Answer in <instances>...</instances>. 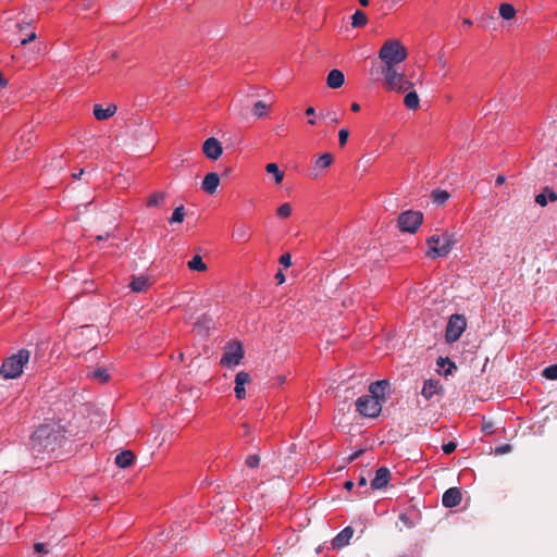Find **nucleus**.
Returning a JSON list of instances; mask_svg holds the SVG:
<instances>
[{"label": "nucleus", "mask_w": 557, "mask_h": 557, "mask_svg": "<svg viewBox=\"0 0 557 557\" xmlns=\"http://www.w3.org/2000/svg\"><path fill=\"white\" fill-rule=\"evenodd\" d=\"M37 136L33 132H28L26 134H23L20 137L18 144L15 146V150L13 152V160L16 161L20 158H22L25 152L34 145L36 141Z\"/></svg>", "instance_id": "nucleus-10"}, {"label": "nucleus", "mask_w": 557, "mask_h": 557, "mask_svg": "<svg viewBox=\"0 0 557 557\" xmlns=\"http://www.w3.org/2000/svg\"><path fill=\"white\" fill-rule=\"evenodd\" d=\"M90 379L98 381L99 383H107L110 379L108 370L104 368H97L88 372Z\"/></svg>", "instance_id": "nucleus-24"}, {"label": "nucleus", "mask_w": 557, "mask_h": 557, "mask_svg": "<svg viewBox=\"0 0 557 557\" xmlns=\"http://www.w3.org/2000/svg\"><path fill=\"white\" fill-rule=\"evenodd\" d=\"M202 152L208 159L218 160L223 152V148L221 143L216 138L210 137L207 140H205L202 145Z\"/></svg>", "instance_id": "nucleus-11"}, {"label": "nucleus", "mask_w": 557, "mask_h": 557, "mask_svg": "<svg viewBox=\"0 0 557 557\" xmlns=\"http://www.w3.org/2000/svg\"><path fill=\"white\" fill-rule=\"evenodd\" d=\"M244 358V349L240 342L228 343L224 347V352L221 358V366L232 368L238 366Z\"/></svg>", "instance_id": "nucleus-9"}, {"label": "nucleus", "mask_w": 557, "mask_h": 557, "mask_svg": "<svg viewBox=\"0 0 557 557\" xmlns=\"http://www.w3.org/2000/svg\"><path fill=\"white\" fill-rule=\"evenodd\" d=\"M250 381L249 373L240 371L235 376V396L237 399H244L246 397L245 385Z\"/></svg>", "instance_id": "nucleus-15"}, {"label": "nucleus", "mask_w": 557, "mask_h": 557, "mask_svg": "<svg viewBox=\"0 0 557 557\" xmlns=\"http://www.w3.org/2000/svg\"><path fill=\"white\" fill-rule=\"evenodd\" d=\"M30 351L20 349L16 354L3 360L0 376L4 380L17 379L22 375L24 367L29 362Z\"/></svg>", "instance_id": "nucleus-3"}, {"label": "nucleus", "mask_w": 557, "mask_h": 557, "mask_svg": "<svg viewBox=\"0 0 557 557\" xmlns=\"http://www.w3.org/2000/svg\"><path fill=\"white\" fill-rule=\"evenodd\" d=\"M333 161L334 158L331 153H323L315 160L314 169H326L333 163Z\"/></svg>", "instance_id": "nucleus-30"}, {"label": "nucleus", "mask_w": 557, "mask_h": 557, "mask_svg": "<svg viewBox=\"0 0 557 557\" xmlns=\"http://www.w3.org/2000/svg\"><path fill=\"white\" fill-rule=\"evenodd\" d=\"M423 221V214L420 211L408 210L399 214L397 225L403 232L413 234L418 231Z\"/></svg>", "instance_id": "nucleus-8"}, {"label": "nucleus", "mask_w": 557, "mask_h": 557, "mask_svg": "<svg viewBox=\"0 0 557 557\" xmlns=\"http://www.w3.org/2000/svg\"><path fill=\"white\" fill-rule=\"evenodd\" d=\"M233 237L239 242H247L250 237V234L246 226H239L234 231Z\"/></svg>", "instance_id": "nucleus-35"}, {"label": "nucleus", "mask_w": 557, "mask_h": 557, "mask_svg": "<svg viewBox=\"0 0 557 557\" xmlns=\"http://www.w3.org/2000/svg\"><path fill=\"white\" fill-rule=\"evenodd\" d=\"M367 482H368V481H367V478H366V476H363V475H360V476H359V479H358V485H359V486H362V487L367 486Z\"/></svg>", "instance_id": "nucleus-53"}, {"label": "nucleus", "mask_w": 557, "mask_h": 557, "mask_svg": "<svg viewBox=\"0 0 557 557\" xmlns=\"http://www.w3.org/2000/svg\"><path fill=\"white\" fill-rule=\"evenodd\" d=\"M275 280L277 281V284H283L285 282V275L283 274L282 270H278V272L275 274Z\"/></svg>", "instance_id": "nucleus-48"}, {"label": "nucleus", "mask_w": 557, "mask_h": 557, "mask_svg": "<svg viewBox=\"0 0 557 557\" xmlns=\"http://www.w3.org/2000/svg\"><path fill=\"white\" fill-rule=\"evenodd\" d=\"M391 479V471L385 468H379L375 472L374 479L371 481V488L372 490H381L385 487Z\"/></svg>", "instance_id": "nucleus-13"}, {"label": "nucleus", "mask_w": 557, "mask_h": 557, "mask_svg": "<svg viewBox=\"0 0 557 557\" xmlns=\"http://www.w3.org/2000/svg\"><path fill=\"white\" fill-rule=\"evenodd\" d=\"M348 137H349L348 129H346V128L339 129V132H338V143H339L341 147L346 145V143L348 140Z\"/></svg>", "instance_id": "nucleus-39"}, {"label": "nucleus", "mask_w": 557, "mask_h": 557, "mask_svg": "<svg viewBox=\"0 0 557 557\" xmlns=\"http://www.w3.org/2000/svg\"><path fill=\"white\" fill-rule=\"evenodd\" d=\"M543 376L548 380H557V364H552L543 370Z\"/></svg>", "instance_id": "nucleus-36"}, {"label": "nucleus", "mask_w": 557, "mask_h": 557, "mask_svg": "<svg viewBox=\"0 0 557 557\" xmlns=\"http://www.w3.org/2000/svg\"><path fill=\"white\" fill-rule=\"evenodd\" d=\"M219 184H220L219 174L215 172H210L205 176L202 184H201V188L206 193L213 195L216 191Z\"/></svg>", "instance_id": "nucleus-17"}, {"label": "nucleus", "mask_w": 557, "mask_h": 557, "mask_svg": "<svg viewBox=\"0 0 557 557\" xmlns=\"http://www.w3.org/2000/svg\"><path fill=\"white\" fill-rule=\"evenodd\" d=\"M84 173H85V171L82 169V170H79V172H78V173H73V174H72V177H73L74 180H81V178H82V176L84 175Z\"/></svg>", "instance_id": "nucleus-54"}, {"label": "nucleus", "mask_w": 557, "mask_h": 557, "mask_svg": "<svg viewBox=\"0 0 557 557\" xmlns=\"http://www.w3.org/2000/svg\"><path fill=\"white\" fill-rule=\"evenodd\" d=\"M429 246L428 257L435 259L438 257H446L453 248L454 239L451 235L444 234L443 236L434 234L426 240Z\"/></svg>", "instance_id": "nucleus-5"}, {"label": "nucleus", "mask_w": 557, "mask_h": 557, "mask_svg": "<svg viewBox=\"0 0 557 557\" xmlns=\"http://www.w3.org/2000/svg\"><path fill=\"white\" fill-rule=\"evenodd\" d=\"M277 382H278L280 384H283V383L285 382V376H283V375H278V376H277Z\"/></svg>", "instance_id": "nucleus-63"}, {"label": "nucleus", "mask_w": 557, "mask_h": 557, "mask_svg": "<svg viewBox=\"0 0 557 557\" xmlns=\"http://www.w3.org/2000/svg\"><path fill=\"white\" fill-rule=\"evenodd\" d=\"M499 14L504 20H511L516 15V10L510 3H502Z\"/></svg>", "instance_id": "nucleus-32"}, {"label": "nucleus", "mask_w": 557, "mask_h": 557, "mask_svg": "<svg viewBox=\"0 0 557 557\" xmlns=\"http://www.w3.org/2000/svg\"><path fill=\"white\" fill-rule=\"evenodd\" d=\"M467 327V320L465 315L455 313L450 315L445 332V339L447 343L457 342Z\"/></svg>", "instance_id": "nucleus-6"}, {"label": "nucleus", "mask_w": 557, "mask_h": 557, "mask_svg": "<svg viewBox=\"0 0 557 557\" xmlns=\"http://www.w3.org/2000/svg\"><path fill=\"white\" fill-rule=\"evenodd\" d=\"M185 218V208L184 206H180L174 209L172 216L170 218L169 222L171 224L173 223H182Z\"/></svg>", "instance_id": "nucleus-34"}, {"label": "nucleus", "mask_w": 557, "mask_h": 557, "mask_svg": "<svg viewBox=\"0 0 557 557\" xmlns=\"http://www.w3.org/2000/svg\"><path fill=\"white\" fill-rule=\"evenodd\" d=\"M290 214H292V206L288 202H285L277 208V215L280 218L285 219V218H288Z\"/></svg>", "instance_id": "nucleus-37"}, {"label": "nucleus", "mask_w": 557, "mask_h": 557, "mask_svg": "<svg viewBox=\"0 0 557 557\" xmlns=\"http://www.w3.org/2000/svg\"><path fill=\"white\" fill-rule=\"evenodd\" d=\"M363 449H360L356 453H354L350 457H349V461H354L356 460L357 458H359L362 454H363Z\"/></svg>", "instance_id": "nucleus-52"}, {"label": "nucleus", "mask_w": 557, "mask_h": 557, "mask_svg": "<svg viewBox=\"0 0 557 557\" xmlns=\"http://www.w3.org/2000/svg\"><path fill=\"white\" fill-rule=\"evenodd\" d=\"M165 199H166L165 191H154L147 198L146 206L148 208L162 207L165 202Z\"/></svg>", "instance_id": "nucleus-22"}, {"label": "nucleus", "mask_w": 557, "mask_h": 557, "mask_svg": "<svg viewBox=\"0 0 557 557\" xmlns=\"http://www.w3.org/2000/svg\"><path fill=\"white\" fill-rule=\"evenodd\" d=\"M245 465L248 468L255 469L260 465V457L258 455H250L246 458Z\"/></svg>", "instance_id": "nucleus-38"}, {"label": "nucleus", "mask_w": 557, "mask_h": 557, "mask_svg": "<svg viewBox=\"0 0 557 557\" xmlns=\"http://www.w3.org/2000/svg\"><path fill=\"white\" fill-rule=\"evenodd\" d=\"M441 385L438 381L434 380H426L423 384L421 395L425 399H431L434 395L438 394L441 392Z\"/></svg>", "instance_id": "nucleus-18"}, {"label": "nucleus", "mask_w": 557, "mask_h": 557, "mask_svg": "<svg viewBox=\"0 0 557 557\" xmlns=\"http://www.w3.org/2000/svg\"><path fill=\"white\" fill-rule=\"evenodd\" d=\"M280 263L284 265L285 268H288L292 265V257L289 253H284L280 257Z\"/></svg>", "instance_id": "nucleus-42"}, {"label": "nucleus", "mask_w": 557, "mask_h": 557, "mask_svg": "<svg viewBox=\"0 0 557 557\" xmlns=\"http://www.w3.org/2000/svg\"><path fill=\"white\" fill-rule=\"evenodd\" d=\"M36 39V33L32 32L26 38L21 39V46H26Z\"/></svg>", "instance_id": "nucleus-44"}, {"label": "nucleus", "mask_w": 557, "mask_h": 557, "mask_svg": "<svg viewBox=\"0 0 557 557\" xmlns=\"http://www.w3.org/2000/svg\"><path fill=\"white\" fill-rule=\"evenodd\" d=\"M535 202L541 207H545L547 205V197L545 193L539 194L535 196Z\"/></svg>", "instance_id": "nucleus-43"}, {"label": "nucleus", "mask_w": 557, "mask_h": 557, "mask_svg": "<svg viewBox=\"0 0 557 557\" xmlns=\"http://www.w3.org/2000/svg\"><path fill=\"white\" fill-rule=\"evenodd\" d=\"M187 267L191 271L205 272L207 270V265L203 262L201 256H194L188 262Z\"/></svg>", "instance_id": "nucleus-26"}, {"label": "nucleus", "mask_w": 557, "mask_h": 557, "mask_svg": "<svg viewBox=\"0 0 557 557\" xmlns=\"http://www.w3.org/2000/svg\"><path fill=\"white\" fill-rule=\"evenodd\" d=\"M456 369V364L451 361L448 363V368L444 371L445 375L451 374L453 370Z\"/></svg>", "instance_id": "nucleus-49"}, {"label": "nucleus", "mask_w": 557, "mask_h": 557, "mask_svg": "<svg viewBox=\"0 0 557 557\" xmlns=\"http://www.w3.org/2000/svg\"><path fill=\"white\" fill-rule=\"evenodd\" d=\"M268 108L269 106L264 101H257L253 104L252 113L257 117H263L267 114Z\"/></svg>", "instance_id": "nucleus-33"}, {"label": "nucleus", "mask_w": 557, "mask_h": 557, "mask_svg": "<svg viewBox=\"0 0 557 557\" xmlns=\"http://www.w3.org/2000/svg\"><path fill=\"white\" fill-rule=\"evenodd\" d=\"M389 388V382L386 380L376 381L370 384L369 392L370 396L375 397L379 401L385 400V394Z\"/></svg>", "instance_id": "nucleus-14"}, {"label": "nucleus", "mask_w": 557, "mask_h": 557, "mask_svg": "<svg viewBox=\"0 0 557 557\" xmlns=\"http://www.w3.org/2000/svg\"><path fill=\"white\" fill-rule=\"evenodd\" d=\"M384 77V86L387 90L403 92L411 88V82L405 78V74L399 71V66L380 67Z\"/></svg>", "instance_id": "nucleus-4"}, {"label": "nucleus", "mask_w": 557, "mask_h": 557, "mask_svg": "<svg viewBox=\"0 0 557 557\" xmlns=\"http://www.w3.org/2000/svg\"><path fill=\"white\" fill-rule=\"evenodd\" d=\"M546 193H547L548 198H549L550 201H556L557 200V194L554 190H552L549 188H545V194Z\"/></svg>", "instance_id": "nucleus-47"}, {"label": "nucleus", "mask_w": 557, "mask_h": 557, "mask_svg": "<svg viewBox=\"0 0 557 557\" xmlns=\"http://www.w3.org/2000/svg\"><path fill=\"white\" fill-rule=\"evenodd\" d=\"M250 428L248 424H243V435H249Z\"/></svg>", "instance_id": "nucleus-59"}, {"label": "nucleus", "mask_w": 557, "mask_h": 557, "mask_svg": "<svg viewBox=\"0 0 557 557\" xmlns=\"http://www.w3.org/2000/svg\"><path fill=\"white\" fill-rule=\"evenodd\" d=\"M327 116H329L331 122H333V123H337L338 122V119H337L335 113H331L330 112V113H327Z\"/></svg>", "instance_id": "nucleus-56"}, {"label": "nucleus", "mask_w": 557, "mask_h": 557, "mask_svg": "<svg viewBox=\"0 0 557 557\" xmlns=\"http://www.w3.org/2000/svg\"><path fill=\"white\" fill-rule=\"evenodd\" d=\"M148 286H149V281L145 276L134 277L129 284L131 289L136 293L145 292Z\"/></svg>", "instance_id": "nucleus-23"}, {"label": "nucleus", "mask_w": 557, "mask_h": 557, "mask_svg": "<svg viewBox=\"0 0 557 557\" xmlns=\"http://www.w3.org/2000/svg\"><path fill=\"white\" fill-rule=\"evenodd\" d=\"M359 3L362 5V7H367L369 4V0H359Z\"/></svg>", "instance_id": "nucleus-64"}, {"label": "nucleus", "mask_w": 557, "mask_h": 557, "mask_svg": "<svg viewBox=\"0 0 557 557\" xmlns=\"http://www.w3.org/2000/svg\"><path fill=\"white\" fill-rule=\"evenodd\" d=\"M510 449H511L510 445L505 444V445L497 447L496 453L502 455V454H506V453L510 451Z\"/></svg>", "instance_id": "nucleus-46"}, {"label": "nucleus", "mask_w": 557, "mask_h": 557, "mask_svg": "<svg viewBox=\"0 0 557 557\" xmlns=\"http://www.w3.org/2000/svg\"><path fill=\"white\" fill-rule=\"evenodd\" d=\"M456 447L457 444L455 442H448L442 446V449L446 455H449L455 451Z\"/></svg>", "instance_id": "nucleus-40"}, {"label": "nucleus", "mask_w": 557, "mask_h": 557, "mask_svg": "<svg viewBox=\"0 0 557 557\" xmlns=\"http://www.w3.org/2000/svg\"><path fill=\"white\" fill-rule=\"evenodd\" d=\"M360 110V106L357 102L351 103V111L358 112Z\"/></svg>", "instance_id": "nucleus-60"}, {"label": "nucleus", "mask_w": 557, "mask_h": 557, "mask_svg": "<svg viewBox=\"0 0 557 557\" xmlns=\"http://www.w3.org/2000/svg\"><path fill=\"white\" fill-rule=\"evenodd\" d=\"M344 487L347 490V491H351L352 487H354V482L352 481H346L345 484H344Z\"/></svg>", "instance_id": "nucleus-57"}, {"label": "nucleus", "mask_w": 557, "mask_h": 557, "mask_svg": "<svg viewBox=\"0 0 557 557\" xmlns=\"http://www.w3.org/2000/svg\"><path fill=\"white\" fill-rule=\"evenodd\" d=\"M354 535V529L351 527L344 528L333 540V548L341 549L349 544L350 539Z\"/></svg>", "instance_id": "nucleus-16"}, {"label": "nucleus", "mask_w": 557, "mask_h": 557, "mask_svg": "<svg viewBox=\"0 0 557 557\" xmlns=\"http://www.w3.org/2000/svg\"><path fill=\"white\" fill-rule=\"evenodd\" d=\"M399 520L405 524L406 528L408 529H411L413 528V522L412 520L408 517V515L406 513H400L399 516Z\"/></svg>", "instance_id": "nucleus-41"}, {"label": "nucleus", "mask_w": 557, "mask_h": 557, "mask_svg": "<svg viewBox=\"0 0 557 557\" xmlns=\"http://www.w3.org/2000/svg\"><path fill=\"white\" fill-rule=\"evenodd\" d=\"M135 456L131 450H124L116 455L115 463L122 469H126L133 465Z\"/></svg>", "instance_id": "nucleus-21"}, {"label": "nucleus", "mask_w": 557, "mask_h": 557, "mask_svg": "<svg viewBox=\"0 0 557 557\" xmlns=\"http://www.w3.org/2000/svg\"><path fill=\"white\" fill-rule=\"evenodd\" d=\"M505 181H506V178L504 175H498L496 178V185H502L505 183Z\"/></svg>", "instance_id": "nucleus-58"}, {"label": "nucleus", "mask_w": 557, "mask_h": 557, "mask_svg": "<svg viewBox=\"0 0 557 557\" xmlns=\"http://www.w3.org/2000/svg\"><path fill=\"white\" fill-rule=\"evenodd\" d=\"M449 362H451V361L448 358L440 357L437 359V366L438 367H444L446 363L448 364Z\"/></svg>", "instance_id": "nucleus-50"}, {"label": "nucleus", "mask_w": 557, "mask_h": 557, "mask_svg": "<svg viewBox=\"0 0 557 557\" xmlns=\"http://www.w3.org/2000/svg\"><path fill=\"white\" fill-rule=\"evenodd\" d=\"M117 108L115 104H110L106 109H103L100 104L94 106V115L97 120L103 121L111 116H113L116 112Z\"/></svg>", "instance_id": "nucleus-20"}, {"label": "nucleus", "mask_w": 557, "mask_h": 557, "mask_svg": "<svg viewBox=\"0 0 557 557\" xmlns=\"http://www.w3.org/2000/svg\"><path fill=\"white\" fill-rule=\"evenodd\" d=\"M265 171L269 174H273L274 175L275 184L278 185V184L282 183V181L284 178V173L278 169L276 163H269V164H267Z\"/></svg>", "instance_id": "nucleus-31"}, {"label": "nucleus", "mask_w": 557, "mask_h": 557, "mask_svg": "<svg viewBox=\"0 0 557 557\" xmlns=\"http://www.w3.org/2000/svg\"><path fill=\"white\" fill-rule=\"evenodd\" d=\"M306 114H314V108L309 107V108L306 110Z\"/></svg>", "instance_id": "nucleus-62"}, {"label": "nucleus", "mask_w": 557, "mask_h": 557, "mask_svg": "<svg viewBox=\"0 0 557 557\" xmlns=\"http://www.w3.org/2000/svg\"><path fill=\"white\" fill-rule=\"evenodd\" d=\"M111 236H112V234H111L110 232H107L104 235H98V236L96 237V239H97V240H103V239H107V238H109V237H111Z\"/></svg>", "instance_id": "nucleus-55"}, {"label": "nucleus", "mask_w": 557, "mask_h": 557, "mask_svg": "<svg viewBox=\"0 0 557 557\" xmlns=\"http://www.w3.org/2000/svg\"><path fill=\"white\" fill-rule=\"evenodd\" d=\"M461 492L458 487H450L444 492L442 503L446 508H453L461 503Z\"/></svg>", "instance_id": "nucleus-12"}, {"label": "nucleus", "mask_w": 557, "mask_h": 557, "mask_svg": "<svg viewBox=\"0 0 557 557\" xmlns=\"http://www.w3.org/2000/svg\"><path fill=\"white\" fill-rule=\"evenodd\" d=\"M432 200L438 206H443L449 199V193L443 189H435L431 194Z\"/></svg>", "instance_id": "nucleus-28"}, {"label": "nucleus", "mask_w": 557, "mask_h": 557, "mask_svg": "<svg viewBox=\"0 0 557 557\" xmlns=\"http://www.w3.org/2000/svg\"><path fill=\"white\" fill-rule=\"evenodd\" d=\"M405 106L410 110H417L419 108L420 99L416 91H410L405 96Z\"/></svg>", "instance_id": "nucleus-27"}, {"label": "nucleus", "mask_w": 557, "mask_h": 557, "mask_svg": "<svg viewBox=\"0 0 557 557\" xmlns=\"http://www.w3.org/2000/svg\"><path fill=\"white\" fill-rule=\"evenodd\" d=\"M61 445V436L50 425H40L30 436V447L37 456L42 453L53 451Z\"/></svg>", "instance_id": "nucleus-1"}, {"label": "nucleus", "mask_w": 557, "mask_h": 557, "mask_svg": "<svg viewBox=\"0 0 557 557\" xmlns=\"http://www.w3.org/2000/svg\"><path fill=\"white\" fill-rule=\"evenodd\" d=\"M34 549L38 554H46V553H48V550L46 549V544H44V543H36L34 545Z\"/></svg>", "instance_id": "nucleus-45"}, {"label": "nucleus", "mask_w": 557, "mask_h": 557, "mask_svg": "<svg viewBox=\"0 0 557 557\" xmlns=\"http://www.w3.org/2000/svg\"><path fill=\"white\" fill-rule=\"evenodd\" d=\"M30 25V22H26V21H14L12 18H8L4 23H3V28L5 30H13V29H17L20 32L24 30L26 27H28Z\"/></svg>", "instance_id": "nucleus-25"}, {"label": "nucleus", "mask_w": 557, "mask_h": 557, "mask_svg": "<svg viewBox=\"0 0 557 557\" xmlns=\"http://www.w3.org/2000/svg\"><path fill=\"white\" fill-rule=\"evenodd\" d=\"M368 23V17L364 12L357 10L351 16L352 27H363Z\"/></svg>", "instance_id": "nucleus-29"}, {"label": "nucleus", "mask_w": 557, "mask_h": 557, "mask_svg": "<svg viewBox=\"0 0 557 557\" xmlns=\"http://www.w3.org/2000/svg\"><path fill=\"white\" fill-rule=\"evenodd\" d=\"M357 411L367 418H375L382 411V403L373 396L363 395L356 401Z\"/></svg>", "instance_id": "nucleus-7"}, {"label": "nucleus", "mask_w": 557, "mask_h": 557, "mask_svg": "<svg viewBox=\"0 0 557 557\" xmlns=\"http://www.w3.org/2000/svg\"><path fill=\"white\" fill-rule=\"evenodd\" d=\"M462 24L466 25V26H471L472 25V21L469 20V18H465Z\"/></svg>", "instance_id": "nucleus-61"}, {"label": "nucleus", "mask_w": 557, "mask_h": 557, "mask_svg": "<svg viewBox=\"0 0 557 557\" xmlns=\"http://www.w3.org/2000/svg\"><path fill=\"white\" fill-rule=\"evenodd\" d=\"M492 429H493V423H491V422L484 423L483 428H482V430L485 433H492Z\"/></svg>", "instance_id": "nucleus-51"}, {"label": "nucleus", "mask_w": 557, "mask_h": 557, "mask_svg": "<svg viewBox=\"0 0 557 557\" xmlns=\"http://www.w3.org/2000/svg\"><path fill=\"white\" fill-rule=\"evenodd\" d=\"M406 47L398 39H387L379 51L381 67L399 66L407 59Z\"/></svg>", "instance_id": "nucleus-2"}, {"label": "nucleus", "mask_w": 557, "mask_h": 557, "mask_svg": "<svg viewBox=\"0 0 557 557\" xmlns=\"http://www.w3.org/2000/svg\"><path fill=\"white\" fill-rule=\"evenodd\" d=\"M345 82V76L342 71L339 70H332L326 78V84L332 89H337L343 86Z\"/></svg>", "instance_id": "nucleus-19"}]
</instances>
